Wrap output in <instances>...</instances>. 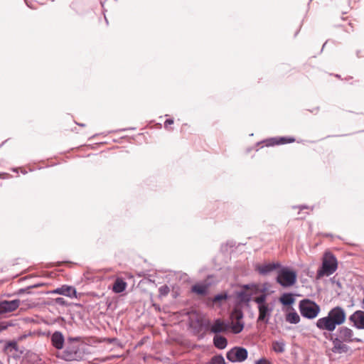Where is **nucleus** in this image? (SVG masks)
<instances>
[{
	"instance_id": "nucleus-1",
	"label": "nucleus",
	"mask_w": 364,
	"mask_h": 364,
	"mask_svg": "<svg viewBox=\"0 0 364 364\" xmlns=\"http://www.w3.org/2000/svg\"><path fill=\"white\" fill-rule=\"evenodd\" d=\"M346 318L345 310L339 306L332 308L326 316L318 318L316 322V326L321 331L333 332L338 326L342 325Z\"/></svg>"
},
{
	"instance_id": "nucleus-2",
	"label": "nucleus",
	"mask_w": 364,
	"mask_h": 364,
	"mask_svg": "<svg viewBox=\"0 0 364 364\" xmlns=\"http://www.w3.org/2000/svg\"><path fill=\"white\" fill-rule=\"evenodd\" d=\"M80 337H68L65 349L58 357L65 361H80L84 358L86 353L85 346L79 344Z\"/></svg>"
},
{
	"instance_id": "nucleus-3",
	"label": "nucleus",
	"mask_w": 364,
	"mask_h": 364,
	"mask_svg": "<svg viewBox=\"0 0 364 364\" xmlns=\"http://www.w3.org/2000/svg\"><path fill=\"white\" fill-rule=\"evenodd\" d=\"M338 263L336 257L331 253L327 252L324 255L322 265L318 269L316 278L320 279L323 276H330L337 269Z\"/></svg>"
},
{
	"instance_id": "nucleus-4",
	"label": "nucleus",
	"mask_w": 364,
	"mask_h": 364,
	"mask_svg": "<svg viewBox=\"0 0 364 364\" xmlns=\"http://www.w3.org/2000/svg\"><path fill=\"white\" fill-rule=\"evenodd\" d=\"M299 309L301 315L308 319L316 318L321 311L320 306L309 299H304L299 301Z\"/></svg>"
},
{
	"instance_id": "nucleus-5",
	"label": "nucleus",
	"mask_w": 364,
	"mask_h": 364,
	"mask_svg": "<svg viewBox=\"0 0 364 364\" xmlns=\"http://www.w3.org/2000/svg\"><path fill=\"white\" fill-rule=\"evenodd\" d=\"M296 272L287 267H282L277 272L276 281L283 287L293 286L296 282Z\"/></svg>"
},
{
	"instance_id": "nucleus-6",
	"label": "nucleus",
	"mask_w": 364,
	"mask_h": 364,
	"mask_svg": "<svg viewBox=\"0 0 364 364\" xmlns=\"http://www.w3.org/2000/svg\"><path fill=\"white\" fill-rule=\"evenodd\" d=\"M335 338H338L341 341L346 343L358 342L361 343L363 340L358 338H353L354 333L353 330L346 327H339L336 333L333 334Z\"/></svg>"
},
{
	"instance_id": "nucleus-7",
	"label": "nucleus",
	"mask_w": 364,
	"mask_h": 364,
	"mask_svg": "<svg viewBox=\"0 0 364 364\" xmlns=\"http://www.w3.org/2000/svg\"><path fill=\"white\" fill-rule=\"evenodd\" d=\"M248 355L246 348L243 347H234L226 353L227 359L232 363H242L245 361Z\"/></svg>"
},
{
	"instance_id": "nucleus-8",
	"label": "nucleus",
	"mask_w": 364,
	"mask_h": 364,
	"mask_svg": "<svg viewBox=\"0 0 364 364\" xmlns=\"http://www.w3.org/2000/svg\"><path fill=\"white\" fill-rule=\"evenodd\" d=\"M21 304L19 299H14L11 301L0 299V318L2 315L11 313L16 310Z\"/></svg>"
},
{
	"instance_id": "nucleus-9",
	"label": "nucleus",
	"mask_w": 364,
	"mask_h": 364,
	"mask_svg": "<svg viewBox=\"0 0 364 364\" xmlns=\"http://www.w3.org/2000/svg\"><path fill=\"white\" fill-rule=\"evenodd\" d=\"M324 336L329 339L333 343L332 351L335 353H346L350 350V348L343 341L338 338H335L333 335L327 336L326 333H323Z\"/></svg>"
},
{
	"instance_id": "nucleus-10",
	"label": "nucleus",
	"mask_w": 364,
	"mask_h": 364,
	"mask_svg": "<svg viewBox=\"0 0 364 364\" xmlns=\"http://www.w3.org/2000/svg\"><path fill=\"white\" fill-rule=\"evenodd\" d=\"M3 351L9 356L14 359H18L23 351L19 350L18 343L16 341H10L6 343Z\"/></svg>"
},
{
	"instance_id": "nucleus-11",
	"label": "nucleus",
	"mask_w": 364,
	"mask_h": 364,
	"mask_svg": "<svg viewBox=\"0 0 364 364\" xmlns=\"http://www.w3.org/2000/svg\"><path fill=\"white\" fill-rule=\"evenodd\" d=\"M257 309L259 312L257 322H263L267 324L274 309L273 306L270 304L260 305L257 306Z\"/></svg>"
},
{
	"instance_id": "nucleus-12",
	"label": "nucleus",
	"mask_w": 364,
	"mask_h": 364,
	"mask_svg": "<svg viewBox=\"0 0 364 364\" xmlns=\"http://www.w3.org/2000/svg\"><path fill=\"white\" fill-rule=\"evenodd\" d=\"M49 294L63 295L68 296L70 298L77 297L76 289L73 287L68 285H63L60 287H58L55 289L49 291Z\"/></svg>"
},
{
	"instance_id": "nucleus-13",
	"label": "nucleus",
	"mask_w": 364,
	"mask_h": 364,
	"mask_svg": "<svg viewBox=\"0 0 364 364\" xmlns=\"http://www.w3.org/2000/svg\"><path fill=\"white\" fill-rule=\"evenodd\" d=\"M229 328V324L226 323L220 318H217L210 325V331L211 333L218 335L220 333L228 331Z\"/></svg>"
},
{
	"instance_id": "nucleus-14",
	"label": "nucleus",
	"mask_w": 364,
	"mask_h": 364,
	"mask_svg": "<svg viewBox=\"0 0 364 364\" xmlns=\"http://www.w3.org/2000/svg\"><path fill=\"white\" fill-rule=\"evenodd\" d=\"M349 321L358 329H364V311L358 310L349 316Z\"/></svg>"
},
{
	"instance_id": "nucleus-15",
	"label": "nucleus",
	"mask_w": 364,
	"mask_h": 364,
	"mask_svg": "<svg viewBox=\"0 0 364 364\" xmlns=\"http://www.w3.org/2000/svg\"><path fill=\"white\" fill-rule=\"evenodd\" d=\"M281 264L279 262H269L257 267V272L262 275H267L270 272L279 269Z\"/></svg>"
},
{
	"instance_id": "nucleus-16",
	"label": "nucleus",
	"mask_w": 364,
	"mask_h": 364,
	"mask_svg": "<svg viewBox=\"0 0 364 364\" xmlns=\"http://www.w3.org/2000/svg\"><path fill=\"white\" fill-rule=\"evenodd\" d=\"M52 346L57 350H62L65 344V338L60 331H56L50 336Z\"/></svg>"
},
{
	"instance_id": "nucleus-17",
	"label": "nucleus",
	"mask_w": 364,
	"mask_h": 364,
	"mask_svg": "<svg viewBox=\"0 0 364 364\" xmlns=\"http://www.w3.org/2000/svg\"><path fill=\"white\" fill-rule=\"evenodd\" d=\"M295 141V139L293 137H285V136H281V137H273L269 138L264 141V142L266 143L267 146H274V145H279V144H284L287 143H291Z\"/></svg>"
},
{
	"instance_id": "nucleus-18",
	"label": "nucleus",
	"mask_w": 364,
	"mask_h": 364,
	"mask_svg": "<svg viewBox=\"0 0 364 364\" xmlns=\"http://www.w3.org/2000/svg\"><path fill=\"white\" fill-rule=\"evenodd\" d=\"M213 345L218 349H224L228 345V340L223 336L215 335L213 337Z\"/></svg>"
},
{
	"instance_id": "nucleus-19",
	"label": "nucleus",
	"mask_w": 364,
	"mask_h": 364,
	"mask_svg": "<svg viewBox=\"0 0 364 364\" xmlns=\"http://www.w3.org/2000/svg\"><path fill=\"white\" fill-rule=\"evenodd\" d=\"M295 299L293 296V294L291 293H284L279 298V301L284 306H289L294 304Z\"/></svg>"
},
{
	"instance_id": "nucleus-20",
	"label": "nucleus",
	"mask_w": 364,
	"mask_h": 364,
	"mask_svg": "<svg viewBox=\"0 0 364 364\" xmlns=\"http://www.w3.org/2000/svg\"><path fill=\"white\" fill-rule=\"evenodd\" d=\"M127 287V283L122 279H117L113 285L112 290L115 293H122L125 290Z\"/></svg>"
},
{
	"instance_id": "nucleus-21",
	"label": "nucleus",
	"mask_w": 364,
	"mask_h": 364,
	"mask_svg": "<svg viewBox=\"0 0 364 364\" xmlns=\"http://www.w3.org/2000/svg\"><path fill=\"white\" fill-rule=\"evenodd\" d=\"M233 333L237 334L240 333L244 328V322L242 321H232L230 326L229 325Z\"/></svg>"
},
{
	"instance_id": "nucleus-22",
	"label": "nucleus",
	"mask_w": 364,
	"mask_h": 364,
	"mask_svg": "<svg viewBox=\"0 0 364 364\" xmlns=\"http://www.w3.org/2000/svg\"><path fill=\"white\" fill-rule=\"evenodd\" d=\"M272 350L277 353H282L285 350V343L283 340L275 341L272 343Z\"/></svg>"
},
{
	"instance_id": "nucleus-23",
	"label": "nucleus",
	"mask_w": 364,
	"mask_h": 364,
	"mask_svg": "<svg viewBox=\"0 0 364 364\" xmlns=\"http://www.w3.org/2000/svg\"><path fill=\"white\" fill-rule=\"evenodd\" d=\"M286 321L290 323L296 324L300 321L299 314L294 310L286 316Z\"/></svg>"
},
{
	"instance_id": "nucleus-24",
	"label": "nucleus",
	"mask_w": 364,
	"mask_h": 364,
	"mask_svg": "<svg viewBox=\"0 0 364 364\" xmlns=\"http://www.w3.org/2000/svg\"><path fill=\"white\" fill-rule=\"evenodd\" d=\"M237 298L241 302L248 303L252 299V294L242 290L237 293Z\"/></svg>"
},
{
	"instance_id": "nucleus-25",
	"label": "nucleus",
	"mask_w": 364,
	"mask_h": 364,
	"mask_svg": "<svg viewBox=\"0 0 364 364\" xmlns=\"http://www.w3.org/2000/svg\"><path fill=\"white\" fill-rule=\"evenodd\" d=\"M43 286V283H37L33 285H30L26 288H22L18 290L17 294L21 295L24 293L31 294V289Z\"/></svg>"
},
{
	"instance_id": "nucleus-26",
	"label": "nucleus",
	"mask_w": 364,
	"mask_h": 364,
	"mask_svg": "<svg viewBox=\"0 0 364 364\" xmlns=\"http://www.w3.org/2000/svg\"><path fill=\"white\" fill-rule=\"evenodd\" d=\"M192 291L199 295H205L207 292V287L203 285L195 284L192 287Z\"/></svg>"
},
{
	"instance_id": "nucleus-27",
	"label": "nucleus",
	"mask_w": 364,
	"mask_h": 364,
	"mask_svg": "<svg viewBox=\"0 0 364 364\" xmlns=\"http://www.w3.org/2000/svg\"><path fill=\"white\" fill-rule=\"evenodd\" d=\"M267 294L262 293L260 295H259L258 296L255 297L253 299V301H254V302H255L257 304V306H260V305H266V304H268L267 303Z\"/></svg>"
},
{
	"instance_id": "nucleus-28",
	"label": "nucleus",
	"mask_w": 364,
	"mask_h": 364,
	"mask_svg": "<svg viewBox=\"0 0 364 364\" xmlns=\"http://www.w3.org/2000/svg\"><path fill=\"white\" fill-rule=\"evenodd\" d=\"M231 318L235 321H242L243 313L240 309H235L231 314Z\"/></svg>"
},
{
	"instance_id": "nucleus-29",
	"label": "nucleus",
	"mask_w": 364,
	"mask_h": 364,
	"mask_svg": "<svg viewBox=\"0 0 364 364\" xmlns=\"http://www.w3.org/2000/svg\"><path fill=\"white\" fill-rule=\"evenodd\" d=\"M210 364H225V362L223 355H217L211 358Z\"/></svg>"
},
{
	"instance_id": "nucleus-30",
	"label": "nucleus",
	"mask_w": 364,
	"mask_h": 364,
	"mask_svg": "<svg viewBox=\"0 0 364 364\" xmlns=\"http://www.w3.org/2000/svg\"><path fill=\"white\" fill-rule=\"evenodd\" d=\"M53 303L60 306H67L68 305V302L63 297L54 299Z\"/></svg>"
},
{
	"instance_id": "nucleus-31",
	"label": "nucleus",
	"mask_w": 364,
	"mask_h": 364,
	"mask_svg": "<svg viewBox=\"0 0 364 364\" xmlns=\"http://www.w3.org/2000/svg\"><path fill=\"white\" fill-rule=\"evenodd\" d=\"M228 298V296L226 294H218L215 295L213 299V301L214 303L220 302L221 301L226 300Z\"/></svg>"
},
{
	"instance_id": "nucleus-32",
	"label": "nucleus",
	"mask_w": 364,
	"mask_h": 364,
	"mask_svg": "<svg viewBox=\"0 0 364 364\" xmlns=\"http://www.w3.org/2000/svg\"><path fill=\"white\" fill-rule=\"evenodd\" d=\"M159 291L160 295L166 296L169 293L170 289L167 285H163L159 287Z\"/></svg>"
},
{
	"instance_id": "nucleus-33",
	"label": "nucleus",
	"mask_w": 364,
	"mask_h": 364,
	"mask_svg": "<svg viewBox=\"0 0 364 364\" xmlns=\"http://www.w3.org/2000/svg\"><path fill=\"white\" fill-rule=\"evenodd\" d=\"M256 364H271V363L269 361H268L265 358H260L259 360L256 361Z\"/></svg>"
},
{
	"instance_id": "nucleus-34",
	"label": "nucleus",
	"mask_w": 364,
	"mask_h": 364,
	"mask_svg": "<svg viewBox=\"0 0 364 364\" xmlns=\"http://www.w3.org/2000/svg\"><path fill=\"white\" fill-rule=\"evenodd\" d=\"M173 123V119H168L165 121L164 122V127L165 128H168V125H171Z\"/></svg>"
},
{
	"instance_id": "nucleus-35",
	"label": "nucleus",
	"mask_w": 364,
	"mask_h": 364,
	"mask_svg": "<svg viewBox=\"0 0 364 364\" xmlns=\"http://www.w3.org/2000/svg\"><path fill=\"white\" fill-rule=\"evenodd\" d=\"M1 176H9V174H8V173H0V177H1Z\"/></svg>"
},
{
	"instance_id": "nucleus-36",
	"label": "nucleus",
	"mask_w": 364,
	"mask_h": 364,
	"mask_svg": "<svg viewBox=\"0 0 364 364\" xmlns=\"http://www.w3.org/2000/svg\"><path fill=\"white\" fill-rule=\"evenodd\" d=\"M244 288L248 289H250V285H248V284L244 285Z\"/></svg>"
},
{
	"instance_id": "nucleus-37",
	"label": "nucleus",
	"mask_w": 364,
	"mask_h": 364,
	"mask_svg": "<svg viewBox=\"0 0 364 364\" xmlns=\"http://www.w3.org/2000/svg\"><path fill=\"white\" fill-rule=\"evenodd\" d=\"M299 208L301 210H302V209H304V208H307V207L306 206H301V207H299Z\"/></svg>"
},
{
	"instance_id": "nucleus-38",
	"label": "nucleus",
	"mask_w": 364,
	"mask_h": 364,
	"mask_svg": "<svg viewBox=\"0 0 364 364\" xmlns=\"http://www.w3.org/2000/svg\"><path fill=\"white\" fill-rule=\"evenodd\" d=\"M79 126H81V127H85V124H77Z\"/></svg>"
}]
</instances>
